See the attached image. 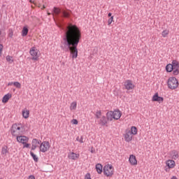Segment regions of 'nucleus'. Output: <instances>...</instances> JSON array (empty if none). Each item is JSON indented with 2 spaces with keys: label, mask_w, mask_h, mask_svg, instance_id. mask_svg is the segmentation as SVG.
Listing matches in <instances>:
<instances>
[{
  "label": "nucleus",
  "mask_w": 179,
  "mask_h": 179,
  "mask_svg": "<svg viewBox=\"0 0 179 179\" xmlns=\"http://www.w3.org/2000/svg\"><path fill=\"white\" fill-rule=\"evenodd\" d=\"M85 179H92L91 176H90V173H87L85 176Z\"/></svg>",
  "instance_id": "4c0bfd02"
},
{
  "label": "nucleus",
  "mask_w": 179,
  "mask_h": 179,
  "mask_svg": "<svg viewBox=\"0 0 179 179\" xmlns=\"http://www.w3.org/2000/svg\"><path fill=\"white\" fill-rule=\"evenodd\" d=\"M171 64L172 65V67L173 68V69L179 68V62L177 60L172 61V64Z\"/></svg>",
  "instance_id": "393cba45"
},
{
  "label": "nucleus",
  "mask_w": 179,
  "mask_h": 179,
  "mask_svg": "<svg viewBox=\"0 0 179 179\" xmlns=\"http://www.w3.org/2000/svg\"><path fill=\"white\" fill-rule=\"evenodd\" d=\"M179 73V68L178 69H173V75L177 76Z\"/></svg>",
  "instance_id": "f704fd0d"
},
{
  "label": "nucleus",
  "mask_w": 179,
  "mask_h": 179,
  "mask_svg": "<svg viewBox=\"0 0 179 179\" xmlns=\"http://www.w3.org/2000/svg\"><path fill=\"white\" fill-rule=\"evenodd\" d=\"M171 179H178V178H177V176H173V177L171 178Z\"/></svg>",
  "instance_id": "a18cd8bd"
},
{
  "label": "nucleus",
  "mask_w": 179,
  "mask_h": 179,
  "mask_svg": "<svg viewBox=\"0 0 179 179\" xmlns=\"http://www.w3.org/2000/svg\"><path fill=\"white\" fill-rule=\"evenodd\" d=\"M13 85V82H10L8 83V86H12Z\"/></svg>",
  "instance_id": "37998d69"
},
{
  "label": "nucleus",
  "mask_w": 179,
  "mask_h": 179,
  "mask_svg": "<svg viewBox=\"0 0 179 179\" xmlns=\"http://www.w3.org/2000/svg\"><path fill=\"white\" fill-rule=\"evenodd\" d=\"M90 152L91 153H96V150L94 149V148L92 147Z\"/></svg>",
  "instance_id": "a19ab883"
},
{
  "label": "nucleus",
  "mask_w": 179,
  "mask_h": 179,
  "mask_svg": "<svg viewBox=\"0 0 179 179\" xmlns=\"http://www.w3.org/2000/svg\"><path fill=\"white\" fill-rule=\"evenodd\" d=\"M172 159H173L174 160H177V159H178V152H177L176 150L172 151Z\"/></svg>",
  "instance_id": "a878e982"
},
{
  "label": "nucleus",
  "mask_w": 179,
  "mask_h": 179,
  "mask_svg": "<svg viewBox=\"0 0 179 179\" xmlns=\"http://www.w3.org/2000/svg\"><path fill=\"white\" fill-rule=\"evenodd\" d=\"M169 169H174L176 167V162L172 159H169L166 163Z\"/></svg>",
  "instance_id": "f3484780"
},
{
  "label": "nucleus",
  "mask_w": 179,
  "mask_h": 179,
  "mask_svg": "<svg viewBox=\"0 0 179 179\" xmlns=\"http://www.w3.org/2000/svg\"><path fill=\"white\" fill-rule=\"evenodd\" d=\"M112 15H113V13H109L108 14V17H111Z\"/></svg>",
  "instance_id": "c03bdc74"
},
{
  "label": "nucleus",
  "mask_w": 179,
  "mask_h": 179,
  "mask_svg": "<svg viewBox=\"0 0 179 179\" xmlns=\"http://www.w3.org/2000/svg\"><path fill=\"white\" fill-rule=\"evenodd\" d=\"M82 38V32L78 26L70 24L64 31L60 42V48L64 52H69L73 59L78 58V45Z\"/></svg>",
  "instance_id": "f257e3e1"
},
{
  "label": "nucleus",
  "mask_w": 179,
  "mask_h": 179,
  "mask_svg": "<svg viewBox=\"0 0 179 179\" xmlns=\"http://www.w3.org/2000/svg\"><path fill=\"white\" fill-rule=\"evenodd\" d=\"M13 85L17 87V89H21L22 88V84L20 83L15 81L13 82Z\"/></svg>",
  "instance_id": "7c9ffc66"
},
{
  "label": "nucleus",
  "mask_w": 179,
  "mask_h": 179,
  "mask_svg": "<svg viewBox=\"0 0 179 179\" xmlns=\"http://www.w3.org/2000/svg\"><path fill=\"white\" fill-rule=\"evenodd\" d=\"M23 132V125L21 123H15L10 128V134L12 136H20Z\"/></svg>",
  "instance_id": "f03ea898"
},
{
  "label": "nucleus",
  "mask_w": 179,
  "mask_h": 179,
  "mask_svg": "<svg viewBox=\"0 0 179 179\" xmlns=\"http://www.w3.org/2000/svg\"><path fill=\"white\" fill-rule=\"evenodd\" d=\"M72 122H73V124L74 125H78V120H76V119H73V120H72Z\"/></svg>",
  "instance_id": "58836bf2"
},
{
  "label": "nucleus",
  "mask_w": 179,
  "mask_h": 179,
  "mask_svg": "<svg viewBox=\"0 0 179 179\" xmlns=\"http://www.w3.org/2000/svg\"><path fill=\"white\" fill-rule=\"evenodd\" d=\"M100 117H101V110H97L96 112L95 113V117L97 120H99V118H101Z\"/></svg>",
  "instance_id": "c756f323"
},
{
  "label": "nucleus",
  "mask_w": 179,
  "mask_h": 179,
  "mask_svg": "<svg viewBox=\"0 0 179 179\" xmlns=\"http://www.w3.org/2000/svg\"><path fill=\"white\" fill-rule=\"evenodd\" d=\"M29 34V28L27 27H24L22 31V37H26Z\"/></svg>",
  "instance_id": "4be33fe9"
},
{
  "label": "nucleus",
  "mask_w": 179,
  "mask_h": 179,
  "mask_svg": "<svg viewBox=\"0 0 179 179\" xmlns=\"http://www.w3.org/2000/svg\"><path fill=\"white\" fill-rule=\"evenodd\" d=\"M31 145L32 147L31 148V150H36V149L38 148V145H41V141L37 138H34L31 141Z\"/></svg>",
  "instance_id": "f8f14e48"
},
{
  "label": "nucleus",
  "mask_w": 179,
  "mask_h": 179,
  "mask_svg": "<svg viewBox=\"0 0 179 179\" xmlns=\"http://www.w3.org/2000/svg\"><path fill=\"white\" fill-rule=\"evenodd\" d=\"M174 70L173 65L171 64H169L166 66V72H173V71Z\"/></svg>",
  "instance_id": "5701e85b"
},
{
  "label": "nucleus",
  "mask_w": 179,
  "mask_h": 179,
  "mask_svg": "<svg viewBox=\"0 0 179 179\" xmlns=\"http://www.w3.org/2000/svg\"><path fill=\"white\" fill-rule=\"evenodd\" d=\"M167 85L169 89H171V90H174L175 89H177L178 87V80L176 77H170L168 79Z\"/></svg>",
  "instance_id": "39448f33"
},
{
  "label": "nucleus",
  "mask_w": 179,
  "mask_h": 179,
  "mask_svg": "<svg viewBox=\"0 0 179 179\" xmlns=\"http://www.w3.org/2000/svg\"><path fill=\"white\" fill-rule=\"evenodd\" d=\"M29 115H30V110H29L27 109L22 110V117L24 118L27 120V118L29 117Z\"/></svg>",
  "instance_id": "6ab92c4d"
},
{
  "label": "nucleus",
  "mask_w": 179,
  "mask_h": 179,
  "mask_svg": "<svg viewBox=\"0 0 179 179\" xmlns=\"http://www.w3.org/2000/svg\"><path fill=\"white\" fill-rule=\"evenodd\" d=\"M0 179H2V178H0Z\"/></svg>",
  "instance_id": "864d4df0"
},
{
  "label": "nucleus",
  "mask_w": 179,
  "mask_h": 179,
  "mask_svg": "<svg viewBox=\"0 0 179 179\" xmlns=\"http://www.w3.org/2000/svg\"><path fill=\"white\" fill-rule=\"evenodd\" d=\"M30 155L35 162V163H37L38 162V158L37 157V155L33 153V152L30 151Z\"/></svg>",
  "instance_id": "cd10ccee"
},
{
  "label": "nucleus",
  "mask_w": 179,
  "mask_h": 179,
  "mask_svg": "<svg viewBox=\"0 0 179 179\" xmlns=\"http://www.w3.org/2000/svg\"><path fill=\"white\" fill-rule=\"evenodd\" d=\"M15 90L14 89V90H13V92H15Z\"/></svg>",
  "instance_id": "603ef678"
},
{
  "label": "nucleus",
  "mask_w": 179,
  "mask_h": 179,
  "mask_svg": "<svg viewBox=\"0 0 179 179\" xmlns=\"http://www.w3.org/2000/svg\"><path fill=\"white\" fill-rule=\"evenodd\" d=\"M78 106V103L76 102H73L71 103L70 106V110L72 111V110H76V107Z\"/></svg>",
  "instance_id": "c85d7f7f"
},
{
  "label": "nucleus",
  "mask_w": 179,
  "mask_h": 179,
  "mask_svg": "<svg viewBox=\"0 0 179 179\" xmlns=\"http://www.w3.org/2000/svg\"><path fill=\"white\" fill-rule=\"evenodd\" d=\"M28 179H36V178L34 177V176L30 175V176L28 177Z\"/></svg>",
  "instance_id": "79ce46f5"
},
{
  "label": "nucleus",
  "mask_w": 179,
  "mask_h": 179,
  "mask_svg": "<svg viewBox=\"0 0 179 179\" xmlns=\"http://www.w3.org/2000/svg\"><path fill=\"white\" fill-rule=\"evenodd\" d=\"M29 54L31 57H32L33 61H38V57H40V55H38V50L36 47H32L29 50Z\"/></svg>",
  "instance_id": "6e6552de"
},
{
  "label": "nucleus",
  "mask_w": 179,
  "mask_h": 179,
  "mask_svg": "<svg viewBox=\"0 0 179 179\" xmlns=\"http://www.w3.org/2000/svg\"><path fill=\"white\" fill-rule=\"evenodd\" d=\"M131 135H137L138 134V128L135 126H132L131 128Z\"/></svg>",
  "instance_id": "b1692460"
},
{
  "label": "nucleus",
  "mask_w": 179,
  "mask_h": 179,
  "mask_svg": "<svg viewBox=\"0 0 179 179\" xmlns=\"http://www.w3.org/2000/svg\"><path fill=\"white\" fill-rule=\"evenodd\" d=\"M103 174L107 177H113L114 174V167L111 164H106L103 166Z\"/></svg>",
  "instance_id": "423d86ee"
},
{
  "label": "nucleus",
  "mask_w": 179,
  "mask_h": 179,
  "mask_svg": "<svg viewBox=\"0 0 179 179\" xmlns=\"http://www.w3.org/2000/svg\"><path fill=\"white\" fill-rule=\"evenodd\" d=\"M113 20H114V16H111L108 20V25L110 26L113 23Z\"/></svg>",
  "instance_id": "72a5a7b5"
},
{
  "label": "nucleus",
  "mask_w": 179,
  "mask_h": 179,
  "mask_svg": "<svg viewBox=\"0 0 179 179\" xmlns=\"http://www.w3.org/2000/svg\"><path fill=\"white\" fill-rule=\"evenodd\" d=\"M53 14L56 15L57 16H59V13H62L61 17H66L68 18L71 16V13L69 11H66L65 10H61L58 7H54L52 9Z\"/></svg>",
  "instance_id": "20e7f679"
},
{
  "label": "nucleus",
  "mask_w": 179,
  "mask_h": 179,
  "mask_svg": "<svg viewBox=\"0 0 179 179\" xmlns=\"http://www.w3.org/2000/svg\"><path fill=\"white\" fill-rule=\"evenodd\" d=\"M80 157V155L76 154L73 152L69 153L68 157L70 160H78V159Z\"/></svg>",
  "instance_id": "2eb2a0df"
},
{
  "label": "nucleus",
  "mask_w": 179,
  "mask_h": 179,
  "mask_svg": "<svg viewBox=\"0 0 179 179\" xmlns=\"http://www.w3.org/2000/svg\"><path fill=\"white\" fill-rule=\"evenodd\" d=\"M42 9H45V6H43Z\"/></svg>",
  "instance_id": "de8ad7c7"
},
{
  "label": "nucleus",
  "mask_w": 179,
  "mask_h": 179,
  "mask_svg": "<svg viewBox=\"0 0 179 179\" xmlns=\"http://www.w3.org/2000/svg\"><path fill=\"white\" fill-rule=\"evenodd\" d=\"M48 16L51 15V13H48Z\"/></svg>",
  "instance_id": "09e8293b"
},
{
  "label": "nucleus",
  "mask_w": 179,
  "mask_h": 179,
  "mask_svg": "<svg viewBox=\"0 0 179 179\" xmlns=\"http://www.w3.org/2000/svg\"><path fill=\"white\" fill-rule=\"evenodd\" d=\"M122 115V112L120 110V109H116L115 110H110L108 111V119L110 120V121H113V120H118L121 118V116Z\"/></svg>",
  "instance_id": "7ed1b4c3"
},
{
  "label": "nucleus",
  "mask_w": 179,
  "mask_h": 179,
  "mask_svg": "<svg viewBox=\"0 0 179 179\" xmlns=\"http://www.w3.org/2000/svg\"><path fill=\"white\" fill-rule=\"evenodd\" d=\"M76 141H78V142H80V143H85V141H83V136H81L80 138H79V136H78L76 138Z\"/></svg>",
  "instance_id": "473e14b6"
},
{
  "label": "nucleus",
  "mask_w": 179,
  "mask_h": 179,
  "mask_svg": "<svg viewBox=\"0 0 179 179\" xmlns=\"http://www.w3.org/2000/svg\"><path fill=\"white\" fill-rule=\"evenodd\" d=\"M24 148H30V144L27 143H24L23 149H24Z\"/></svg>",
  "instance_id": "e433bc0d"
},
{
  "label": "nucleus",
  "mask_w": 179,
  "mask_h": 179,
  "mask_svg": "<svg viewBox=\"0 0 179 179\" xmlns=\"http://www.w3.org/2000/svg\"><path fill=\"white\" fill-rule=\"evenodd\" d=\"M124 86L126 90H134L135 89V85L131 80H126L124 83Z\"/></svg>",
  "instance_id": "9d476101"
},
{
  "label": "nucleus",
  "mask_w": 179,
  "mask_h": 179,
  "mask_svg": "<svg viewBox=\"0 0 179 179\" xmlns=\"http://www.w3.org/2000/svg\"><path fill=\"white\" fill-rule=\"evenodd\" d=\"M152 101H157L160 104V103L164 101V98H163V96H159V93L156 92L152 98Z\"/></svg>",
  "instance_id": "ddd939ff"
},
{
  "label": "nucleus",
  "mask_w": 179,
  "mask_h": 179,
  "mask_svg": "<svg viewBox=\"0 0 179 179\" xmlns=\"http://www.w3.org/2000/svg\"><path fill=\"white\" fill-rule=\"evenodd\" d=\"M50 148H51V145L49 141H43L41 143L39 150L42 152V153H45V152L50 150Z\"/></svg>",
  "instance_id": "1a4fd4ad"
},
{
  "label": "nucleus",
  "mask_w": 179,
  "mask_h": 179,
  "mask_svg": "<svg viewBox=\"0 0 179 179\" xmlns=\"http://www.w3.org/2000/svg\"><path fill=\"white\" fill-rule=\"evenodd\" d=\"M3 50V45L0 44V57H1V54H2Z\"/></svg>",
  "instance_id": "ea45409f"
},
{
  "label": "nucleus",
  "mask_w": 179,
  "mask_h": 179,
  "mask_svg": "<svg viewBox=\"0 0 179 179\" xmlns=\"http://www.w3.org/2000/svg\"><path fill=\"white\" fill-rule=\"evenodd\" d=\"M135 1H139V0H134Z\"/></svg>",
  "instance_id": "3c124183"
},
{
  "label": "nucleus",
  "mask_w": 179,
  "mask_h": 179,
  "mask_svg": "<svg viewBox=\"0 0 179 179\" xmlns=\"http://www.w3.org/2000/svg\"><path fill=\"white\" fill-rule=\"evenodd\" d=\"M96 170L98 174H101L103 173V165L101 164H97L96 165Z\"/></svg>",
  "instance_id": "aec40b11"
},
{
  "label": "nucleus",
  "mask_w": 179,
  "mask_h": 179,
  "mask_svg": "<svg viewBox=\"0 0 179 179\" xmlns=\"http://www.w3.org/2000/svg\"><path fill=\"white\" fill-rule=\"evenodd\" d=\"M106 115V116L103 115L98 120V125H100V127H108V121H110V119L108 118V112Z\"/></svg>",
  "instance_id": "0eeeda50"
},
{
  "label": "nucleus",
  "mask_w": 179,
  "mask_h": 179,
  "mask_svg": "<svg viewBox=\"0 0 179 179\" xmlns=\"http://www.w3.org/2000/svg\"><path fill=\"white\" fill-rule=\"evenodd\" d=\"M30 3H34V1H33L32 0H29Z\"/></svg>",
  "instance_id": "49530a36"
},
{
  "label": "nucleus",
  "mask_w": 179,
  "mask_h": 179,
  "mask_svg": "<svg viewBox=\"0 0 179 179\" xmlns=\"http://www.w3.org/2000/svg\"><path fill=\"white\" fill-rule=\"evenodd\" d=\"M125 142H131L132 141V133L131 130H126V134H124Z\"/></svg>",
  "instance_id": "4468645a"
},
{
  "label": "nucleus",
  "mask_w": 179,
  "mask_h": 179,
  "mask_svg": "<svg viewBox=\"0 0 179 179\" xmlns=\"http://www.w3.org/2000/svg\"><path fill=\"white\" fill-rule=\"evenodd\" d=\"M9 153V150H8V146L4 145L1 148V155L3 156H6V155Z\"/></svg>",
  "instance_id": "412c9836"
},
{
  "label": "nucleus",
  "mask_w": 179,
  "mask_h": 179,
  "mask_svg": "<svg viewBox=\"0 0 179 179\" xmlns=\"http://www.w3.org/2000/svg\"><path fill=\"white\" fill-rule=\"evenodd\" d=\"M12 94L8 93L6 95H4L2 98V103H8L9 101V99H11Z\"/></svg>",
  "instance_id": "a211bd4d"
},
{
  "label": "nucleus",
  "mask_w": 179,
  "mask_h": 179,
  "mask_svg": "<svg viewBox=\"0 0 179 179\" xmlns=\"http://www.w3.org/2000/svg\"><path fill=\"white\" fill-rule=\"evenodd\" d=\"M169 30L167 29L164 30L162 33V37H167V36H169Z\"/></svg>",
  "instance_id": "2f4dec72"
},
{
  "label": "nucleus",
  "mask_w": 179,
  "mask_h": 179,
  "mask_svg": "<svg viewBox=\"0 0 179 179\" xmlns=\"http://www.w3.org/2000/svg\"><path fill=\"white\" fill-rule=\"evenodd\" d=\"M6 60L8 62V64H13V57L10 56V55H7L6 57Z\"/></svg>",
  "instance_id": "bb28decb"
},
{
  "label": "nucleus",
  "mask_w": 179,
  "mask_h": 179,
  "mask_svg": "<svg viewBox=\"0 0 179 179\" xmlns=\"http://www.w3.org/2000/svg\"><path fill=\"white\" fill-rule=\"evenodd\" d=\"M9 31L8 36L12 38V37H13V31L12 29H9Z\"/></svg>",
  "instance_id": "c9c22d12"
},
{
  "label": "nucleus",
  "mask_w": 179,
  "mask_h": 179,
  "mask_svg": "<svg viewBox=\"0 0 179 179\" xmlns=\"http://www.w3.org/2000/svg\"><path fill=\"white\" fill-rule=\"evenodd\" d=\"M16 138H17V142H18L19 143H22V145L29 142V137L26 136L20 135L17 136Z\"/></svg>",
  "instance_id": "9b49d317"
},
{
  "label": "nucleus",
  "mask_w": 179,
  "mask_h": 179,
  "mask_svg": "<svg viewBox=\"0 0 179 179\" xmlns=\"http://www.w3.org/2000/svg\"><path fill=\"white\" fill-rule=\"evenodd\" d=\"M129 162L131 166H136L138 164V161L136 160V157L134 155H131L129 158Z\"/></svg>",
  "instance_id": "dca6fc26"
},
{
  "label": "nucleus",
  "mask_w": 179,
  "mask_h": 179,
  "mask_svg": "<svg viewBox=\"0 0 179 179\" xmlns=\"http://www.w3.org/2000/svg\"><path fill=\"white\" fill-rule=\"evenodd\" d=\"M1 33H2V31H0V35L1 34Z\"/></svg>",
  "instance_id": "8fccbe9b"
}]
</instances>
